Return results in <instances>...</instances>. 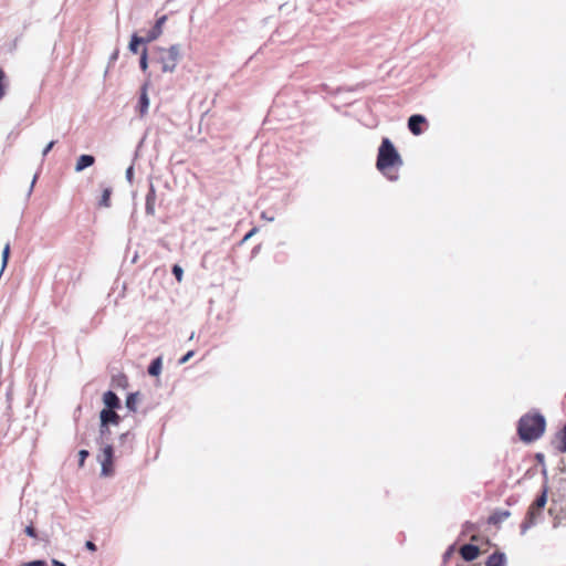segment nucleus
Here are the masks:
<instances>
[{
  "label": "nucleus",
  "instance_id": "f257e3e1",
  "mask_svg": "<svg viewBox=\"0 0 566 566\" xmlns=\"http://www.w3.org/2000/svg\"><path fill=\"white\" fill-rule=\"evenodd\" d=\"M545 428L546 420L542 413H526L518 420L517 433L522 441L533 442L544 434Z\"/></svg>",
  "mask_w": 566,
  "mask_h": 566
},
{
  "label": "nucleus",
  "instance_id": "f03ea898",
  "mask_svg": "<svg viewBox=\"0 0 566 566\" xmlns=\"http://www.w3.org/2000/svg\"><path fill=\"white\" fill-rule=\"evenodd\" d=\"M403 161L392 142L389 138H384L378 149L376 167L380 171L394 166H402Z\"/></svg>",
  "mask_w": 566,
  "mask_h": 566
},
{
  "label": "nucleus",
  "instance_id": "7ed1b4c3",
  "mask_svg": "<svg viewBox=\"0 0 566 566\" xmlns=\"http://www.w3.org/2000/svg\"><path fill=\"white\" fill-rule=\"evenodd\" d=\"M158 62L161 64V71L172 73L181 57L180 44H172L168 49L158 48Z\"/></svg>",
  "mask_w": 566,
  "mask_h": 566
},
{
  "label": "nucleus",
  "instance_id": "20e7f679",
  "mask_svg": "<svg viewBox=\"0 0 566 566\" xmlns=\"http://www.w3.org/2000/svg\"><path fill=\"white\" fill-rule=\"evenodd\" d=\"M101 447V453L97 455V460L101 463V475L111 476L113 474V457L114 450L112 444L105 443Z\"/></svg>",
  "mask_w": 566,
  "mask_h": 566
},
{
  "label": "nucleus",
  "instance_id": "39448f33",
  "mask_svg": "<svg viewBox=\"0 0 566 566\" xmlns=\"http://www.w3.org/2000/svg\"><path fill=\"white\" fill-rule=\"evenodd\" d=\"M541 513V510L531 505L525 521L521 524V534L524 535L532 526L536 524V516Z\"/></svg>",
  "mask_w": 566,
  "mask_h": 566
},
{
  "label": "nucleus",
  "instance_id": "423d86ee",
  "mask_svg": "<svg viewBox=\"0 0 566 566\" xmlns=\"http://www.w3.org/2000/svg\"><path fill=\"white\" fill-rule=\"evenodd\" d=\"M166 21L167 15H161L160 18H158L153 29L149 30L147 35L145 36V42H153L157 40L163 33V27Z\"/></svg>",
  "mask_w": 566,
  "mask_h": 566
},
{
  "label": "nucleus",
  "instance_id": "0eeeda50",
  "mask_svg": "<svg viewBox=\"0 0 566 566\" xmlns=\"http://www.w3.org/2000/svg\"><path fill=\"white\" fill-rule=\"evenodd\" d=\"M99 421L106 426H109V424L117 426L120 421V417L115 412V410L103 409L99 412Z\"/></svg>",
  "mask_w": 566,
  "mask_h": 566
},
{
  "label": "nucleus",
  "instance_id": "6e6552de",
  "mask_svg": "<svg viewBox=\"0 0 566 566\" xmlns=\"http://www.w3.org/2000/svg\"><path fill=\"white\" fill-rule=\"evenodd\" d=\"M426 122V117L420 114L411 115L408 119V128L413 135H420L422 129L420 127L421 124Z\"/></svg>",
  "mask_w": 566,
  "mask_h": 566
},
{
  "label": "nucleus",
  "instance_id": "1a4fd4ad",
  "mask_svg": "<svg viewBox=\"0 0 566 566\" xmlns=\"http://www.w3.org/2000/svg\"><path fill=\"white\" fill-rule=\"evenodd\" d=\"M103 402L105 405L104 409L115 410L120 407L118 396L112 390H108L103 395Z\"/></svg>",
  "mask_w": 566,
  "mask_h": 566
},
{
  "label": "nucleus",
  "instance_id": "9d476101",
  "mask_svg": "<svg viewBox=\"0 0 566 566\" xmlns=\"http://www.w3.org/2000/svg\"><path fill=\"white\" fill-rule=\"evenodd\" d=\"M460 554L464 560L471 562L479 556L480 549L475 545L465 544L460 548Z\"/></svg>",
  "mask_w": 566,
  "mask_h": 566
},
{
  "label": "nucleus",
  "instance_id": "9b49d317",
  "mask_svg": "<svg viewBox=\"0 0 566 566\" xmlns=\"http://www.w3.org/2000/svg\"><path fill=\"white\" fill-rule=\"evenodd\" d=\"M155 203H156V190L153 184L149 186L148 193L146 195V206L145 210L148 216L155 214Z\"/></svg>",
  "mask_w": 566,
  "mask_h": 566
},
{
  "label": "nucleus",
  "instance_id": "f8f14e48",
  "mask_svg": "<svg viewBox=\"0 0 566 566\" xmlns=\"http://www.w3.org/2000/svg\"><path fill=\"white\" fill-rule=\"evenodd\" d=\"M95 163V158L92 155H81L76 161L74 170L76 172H81L85 168L93 166Z\"/></svg>",
  "mask_w": 566,
  "mask_h": 566
},
{
  "label": "nucleus",
  "instance_id": "ddd939ff",
  "mask_svg": "<svg viewBox=\"0 0 566 566\" xmlns=\"http://www.w3.org/2000/svg\"><path fill=\"white\" fill-rule=\"evenodd\" d=\"M139 113L140 116H144L149 107V97L147 94V84L142 86L140 97H139Z\"/></svg>",
  "mask_w": 566,
  "mask_h": 566
},
{
  "label": "nucleus",
  "instance_id": "4468645a",
  "mask_svg": "<svg viewBox=\"0 0 566 566\" xmlns=\"http://www.w3.org/2000/svg\"><path fill=\"white\" fill-rule=\"evenodd\" d=\"M510 516H511V512L510 511H507V510H497V511H495L489 517V523L496 525V524H500V523L504 522Z\"/></svg>",
  "mask_w": 566,
  "mask_h": 566
},
{
  "label": "nucleus",
  "instance_id": "2eb2a0df",
  "mask_svg": "<svg viewBox=\"0 0 566 566\" xmlns=\"http://www.w3.org/2000/svg\"><path fill=\"white\" fill-rule=\"evenodd\" d=\"M109 436H111L109 426L103 424L101 422L99 423V434H98V438L96 439L97 444L103 446L105 443H108Z\"/></svg>",
  "mask_w": 566,
  "mask_h": 566
},
{
  "label": "nucleus",
  "instance_id": "dca6fc26",
  "mask_svg": "<svg viewBox=\"0 0 566 566\" xmlns=\"http://www.w3.org/2000/svg\"><path fill=\"white\" fill-rule=\"evenodd\" d=\"M504 563L505 554L496 552L489 556L485 566H504Z\"/></svg>",
  "mask_w": 566,
  "mask_h": 566
},
{
  "label": "nucleus",
  "instance_id": "f3484780",
  "mask_svg": "<svg viewBox=\"0 0 566 566\" xmlns=\"http://www.w3.org/2000/svg\"><path fill=\"white\" fill-rule=\"evenodd\" d=\"M139 401V392H132L127 396L125 405L129 411L135 412L137 410V403Z\"/></svg>",
  "mask_w": 566,
  "mask_h": 566
},
{
  "label": "nucleus",
  "instance_id": "a211bd4d",
  "mask_svg": "<svg viewBox=\"0 0 566 566\" xmlns=\"http://www.w3.org/2000/svg\"><path fill=\"white\" fill-rule=\"evenodd\" d=\"M161 367H163V359H161V357H157L150 363V365L148 367V374L150 376H158L161 371Z\"/></svg>",
  "mask_w": 566,
  "mask_h": 566
},
{
  "label": "nucleus",
  "instance_id": "6ab92c4d",
  "mask_svg": "<svg viewBox=\"0 0 566 566\" xmlns=\"http://www.w3.org/2000/svg\"><path fill=\"white\" fill-rule=\"evenodd\" d=\"M111 195H112V188L111 187H105L103 189L101 199L98 201V206L103 207V208L111 207Z\"/></svg>",
  "mask_w": 566,
  "mask_h": 566
},
{
  "label": "nucleus",
  "instance_id": "aec40b11",
  "mask_svg": "<svg viewBox=\"0 0 566 566\" xmlns=\"http://www.w3.org/2000/svg\"><path fill=\"white\" fill-rule=\"evenodd\" d=\"M145 42V38H140L137 34H133L130 38V42L128 44V49L132 53L138 52V45Z\"/></svg>",
  "mask_w": 566,
  "mask_h": 566
},
{
  "label": "nucleus",
  "instance_id": "412c9836",
  "mask_svg": "<svg viewBox=\"0 0 566 566\" xmlns=\"http://www.w3.org/2000/svg\"><path fill=\"white\" fill-rule=\"evenodd\" d=\"M9 256H10V243H6V245H4L3 250H2V254H1L0 275H2L4 269L8 265Z\"/></svg>",
  "mask_w": 566,
  "mask_h": 566
},
{
  "label": "nucleus",
  "instance_id": "4be33fe9",
  "mask_svg": "<svg viewBox=\"0 0 566 566\" xmlns=\"http://www.w3.org/2000/svg\"><path fill=\"white\" fill-rule=\"evenodd\" d=\"M547 502V495L546 490L543 491V493L534 501L532 504L533 506L537 507L538 510H542Z\"/></svg>",
  "mask_w": 566,
  "mask_h": 566
},
{
  "label": "nucleus",
  "instance_id": "5701e85b",
  "mask_svg": "<svg viewBox=\"0 0 566 566\" xmlns=\"http://www.w3.org/2000/svg\"><path fill=\"white\" fill-rule=\"evenodd\" d=\"M139 66L143 71H146L148 67V57H147V50L144 49L140 55L139 60Z\"/></svg>",
  "mask_w": 566,
  "mask_h": 566
},
{
  "label": "nucleus",
  "instance_id": "b1692460",
  "mask_svg": "<svg viewBox=\"0 0 566 566\" xmlns=\"http://www.w3.org/2000/svg\"><path fill=\"white\" fill-rule=\"evenodd\" d=\"M172 274L175 275L176 280L178 282H181L182 281V276H184V270L180 265L178 264H175L172 266Z\"/></svg>",
  "mask_w": 566,
  "mask_h": 566
},
{
  "label": "nucleus",
  "instance_id": "393cba45",
  "mask_svg": "<svg viewBox=\"0 0 566 566\" xmlns=\"http://www.w3.org/2000/svg\"><path fill=\"white\" fill-rule=\"evenodd\" d=\"M4 78H6V74H4L3 70L0 67V99L6 94Z\"/></svg>",
  "mask_w": 566,
  "mask_h": 566
},
{
  "label": "nucleus",
  "instance_id": "a878e982",
  "mask_svg": "<svg viewBox=\"0 0 566 566\" xmlns=\"http://www.w3.org/2000/svg\"><path fill=\"white\" fill-rule=\"evenodd\" d=\"M88 451L87 450H80L78 452V458H80V461H78V465L82 468L84 465V461L85 459L88 457Z\"/></svg>",
  "mask_w": 566,
  "mask_h": 566
},
{
  "label": "nucleus",
  "instance_id": "bb28decb",
  "mask_svg": "<svg viewBox=\"0 0 566 566\" xmlns=\"http://www.w3.org/2000/svg\"><path fill=\"white\" fill-rule=\"evenodd\" d=\"M24 532L28 536L30 537H33V538H36L38 537V534H36V531L35 528L32 526V525H28L25 528H24Z\"/></svg>",
  "mask_w": 566,
  "mask_h": 566
},
{
  "label": "nucleus",
  "instance_id": "cd10ccee",
  "mask_svg": "<svg viewBox=\"0 0 566 566\" xmlns=\"http://www.w3.org/2000/svg\"><path fill=\"white\" fill-rule=\"evenodd\" d=\"M195 355L193 350H189L185 356H182L179 360L180 365L186 364L192 356Z\"/></svg>",
  "mask_w": 566,
  "mask_h": 566
},
{
  "label": "nucleus",
  "instance_id": "c85d7f7f",
  "mask_svg": "<svg viewBox=\"0 0 566 566\" xmlns=\"http://www.w3.org/2000/svg\"><path fill=\"white\" fill-rule=\"evenodd\" d=\"M54 145H55V142H54V140L50 142V143L44 147V149H43V151H42V156H43V157H45V156L49 154V151L53 148V146H54Z\"/></svg>",
  "mask_w": 566,
  "mask_h": 566
},
{
  "label": "nucleus",
  "instance_id": "c756f323",
  "mask_svg": "<svg viewBox=\"0 0 566 566\" xmlns=\"http://www.w3.org/2000/svg\"><path fill=\"white\" fill-rule=\"evenodd\" d=\"M133 174H134V167L133 166H129L127 169H126V179L132 182L133 180Z\"/></svg>",
  "mask_w": 566,
  "mask_h": 566
},
{
  "label": "nucleus",
  "instance_id": "7c9ffc66",
  "mask_svg": "<svg viewBox=\"0 0 566 566\" xmlns=\"http://www.w3.org/2000/svg\"><path fill=\"white\" fill-rule=\"evenodd\" d=\"M36 179H38V174L34 175L32 181H31V185L29 187V190H28V197L31 196L32 191H33V188H34V185L36 182Z\"/></svg>",
  "mask_w": 566,
  "mask_h": 566
},
{
  "label": "nucleus",
  "instance_id": "2f4dec72",
  "mask_svg": "<svg viewBox=\"0 0 566 566\" xmlns=\"http://www.w3.org/2000/svg\"><path fill=\"white\" fill-rule=\"evenodd\" d=\"M85 547L91 552H95L97 549L96 545L92 541H87L85 543Z\"/></svg>",
  "mask_w": 566,
  "mask_h": 566
},
{
  "label": "nucleus",
  "instance_id": "473e14b6",
  "mask_svg": "<svg viewBox=\"0 0 566 566\" xmlns=\"http://www.w3.org/2000/svg\"><path fill=\"white\" fill-rule=\"evenodd\" d=\"M258 231L256 228H253L252 230H250L243 238V241H247L249 240L250 238H252V235H254V233Z\"/></svg>",
  "mask_w": 566,
  "mask_h": 566
},
{
  "label": "nucleus",
  "instance_id": "72a5a7b5",
  "mask_svg": "<svg viewBox=\"0 0 566 566\" xmlns=\"http://www.w3.org/2000/svg\"><path fill=\"white\" fill-rule=\"evenodd\" d=\"M535 458H536V460H537V462H538L539 464L545 465V464H544L545 455H544L543 453H537V454L535 455Z\"/></svg>",
  "mask_w": 566,
  "mask_h": 566
},
{
  "label": "nucleus",
  "instance_id": "f704fd0d",
  "mask_svg": "<svg viewBox=\"0 0 566 566\" xmlns=\"http://www.w3.org/2000/svg\"><path fill=\"white\" fill-rule=\"evenodd\" d=\"M261 218H262L263 220L269 221V222H273V221H274V217H270V216H268V213H266V212H262V213H261Z\"/></svg>",
  "mask_w": 566,
  "mask_h": 566
},
{
  "label": "nucleus",
  "instance_id": "c9c22d12",
  "mask_svg": "<svg viewBox=\"0 0 566 566\" xmlns=\"http://www.w3.org/2000/svg\"><path fill=\"white\" fill-rule=\"evenodd\" d=\"M118 57V50H115L113 54L109 56V63H114Z\"/></svg>",
  "mask_w": 566,
  "mask_h": 566
},
{
  "label": "nucleus",
  "instance_id": "e433bc0d",
  "mask_svg": "<svg viewBox=\"0 0 566 566\" xmlns=\"http://www.w3.org/2000/svg\"><path fill=\"white\" fill-rule=\"evenodd\" d=\"M129 437V432H124L119 436V441L123 443Z\"/></svg>",
  "mask_w": 566,
  "mask_h": 566
},
{
  "label": "nucleus",
  "instance_id": "4c0bfd02",
  "mask_svg": "<svg viewBox=\"0 0 566 566\" xmlns=\"http://www.w3.org/2000/svg\"><path fill=\"white\" fill-rule=\"evenodd\" d=\"M52 565H53V566H65V564H64V563H62V562H60V560H57V559H52Z\"/></svg>",
  "mask_w": 566,
  "mask_h": 566
},
{
  "label": "nucleus",
  "instance_id": "58836bf2",
  "mask_svg": "<svg viewBox=\"0 0 566 566\" xmlns=\"http://www.w3.org/2000/svg\"><path fill=\"white\" fill-rule=\"evenodd\" d=\"M465 527H467V530H473L474 528V524L467 522L465 523Z\"/></svg>",
  "mask_w": 566,
  "mask_h": 566
},
{
  "label": "nucleus",
  "instance_id": "ea45409f",
  "mask_svg": "<svg viewBox=\"0 0 566 566\" xmlns=\"http://www.w3.org/2000/svg\"><path fill=\"white\" fill-rule=\"evenodd\" d=\"M542 474L546 478L547 476V469L545 465L542 468Z\"/></svg>",
  "mask_w": 566,
  "mask_h": 566
}]
</instances>
